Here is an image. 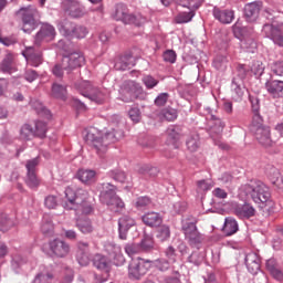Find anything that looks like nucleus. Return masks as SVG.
<instances>
[{
    "label": "nucleus",
    "mask_w": 283,
    "mask_h": 283,
    "mask_svg": "<svg viewBox=\"0 0 283 283\" xmlns=\"http://www.w3.org/2000/svg\"><path fill=\"white\" fill-rule=\"evenodd\" d=\"M93 266L98 271H103L104 273H109L112 270V263H109V259L102 254H95L93 256Z\"/></svg>",
    "instance_id": "obj_30"
},
{
    "label": "nucleus",
    "mask_w": 283,
    "mask_h": 283,
    "mask_svg": "<svg viewBox=\"0 0 283 283\" xmlns=\"http://www.w3.org/2000/svg\"><path fill=\"white\" fill-rule=\"evenodd\" d=\"M262 10V2H250L244 7V18L248 23H254L258 21V17H260V11Z\"/></svg>",
    "instance_id": "obj_21"
},
{
    "label": "nucleus",
    "mask_w": 283,
    "mask_h": 283,
    "mask_svg": "<svg viewBox=\"0 0 283 283\" xmlns=\"http://www.w3.org/2000/svg\"><path fill=\"white\" fill-rule=\"evenodd\" d=\"M136 224V221L128 216H124L119 218L118 220V232H119V239L120 240H127V231L132 229Z\"/></svg>",
    "instance_id": "obj_26"
},
{
    "label": "nucleus",
    "mask_w": 283,
    "mask_h": 283,
    "mask_svg": "<svg viewBox=\"0 0 283 283\" xmlns=\"http://www.w3.org/2000/svg\"><path fill=\"white\" fill-rule=\"evenodd\" d=\"M167 143L172 145L174 149H178V142L180 140V128L176 126H170L167 129Z\"/></svg>",
    "instance_id": "obj_31"
},
{
    "label": "nucleus",
    "mask_w": 283,
    "mask_h": 283,
    "mask_svg": "<svg viewBox=\"0 0 283 283\" xmlns=\"http://www.w3.org/2000/svg\"><path fill=\"white\" fill-rule=\"evenodd\" d=\"M20 138L22 140H32L33 138H36L34 135V127L30 124H24L20 128Z\"/></svg>",
    "instance_id": "obj_37"
},
{
    "label": "nucleus",
    "mask_w": 283,
    "mask_h": 283,
    "mask_svg": "<svg viewBox=\"0 0 283 283\" xmlns=\"http://www.w3.org/2000/svg\"><path fill=\"white\" fill-rule=\"evenodd\" d=\"M172 209L175 213H182L184 211H187V202L177 201L172 205Z\"/></svg>",
    "instance_id": "obj_63"
},
{
    "label": "nucleus",
    "mask_w": 283,
    "mask_h": 283,
    "mask_svg": "<svg viewBox=\"0 0 283 283\" xmlns=\"http://www.w3.org/2000/svg\"><path fill=\"white\" fill-rule=\"evenodd\" d=\"M251 72L254 73V76H262L264 74V64L261 61L253 62Z\"/></svg>",
    "instance_id": "obj_54"
},
{
    "label": "nucleus",
    "mask_w": 283,
    "mask_h": 283,
    "mask_svg": "<svg viewBox=\"0 0 283 283\" xmlns=\"http://www.w3.org/2000/svg\"><path fill=\"white\" fill-rule=\"evenodd\" d=\"M22 54L27 59L29 65H32L33 67H39V65L43 63V54L41 51L35 50L34 46H27Z\"/></svg>",
    "instance_id": "obj_20"
},
{
    "label": "nucleus",
    "mask_w": 283,
    "mask_h": 283,
    "mask_svg": "<svg viewBox=\"0 0 283 283\" xmlns=\"http://www.w3.org/2000/svg\"><path fill=\"white\" fill-rule=\"evenodd\" d=\"M262 34L266 39H271L275 45L283 48V23L274 27L273 24H264L262 29Z\"/></svg>",
    "instance_id": "obj_16"
},
{
    "label": "nucleus",
    "mask_w": 283,
    "mask_h": 283,
    "mask_svg": "<svg viewBox=\"0 0 283 283\" xmlns=\"http://www.w3.org/2000/svg\"><path fill=\"white\" fill-rule=\"evenodd\" d=\"M39 157H35L33 159H29L25 164L27 176L24 182L30 189H36L41 185V179L36 175V167H39Z\"/></svg>",
    "instance_id": "obj_12"
},
{
    "label": "nucleus",
    "mask_w": 283,
    "mask_h": 283,
    "mask_svg": "<svg viewBox=\"0 0 283 283\" xmlns=\"http://www.w3.org/2000/svg\"><path fill=\"white\" fill-rule=\"evenodd\" d=\"M14 224H17V221L14 220V218H10V217H8L6 214H3L1 217L0 229L4 233H6V231H10V229H12V227H14Z\"/></svg>",
    "instance_id": "obj_41"
},
{
    "label": "nucleus",
    "mask_w": 283,
    "mask_h": 283,
    "mask_svg": "<svg viewBox=\"0 0 283 283\" xmlns=\"http://www.w3.org/2000/svg\"><path fill=\"white\" fill-rule=\"evenodd\" d=\"M196 218L191 217L182 220L181 231L187 240L188 244L192 248L198 249L205 241V237L198 231Z\"/></svg>",
    "instance_id": "obj_5"
},
{
    "label": "nucleus",
    "mask_w": 283,
    "mask_h": 283,
    "mask_svg": "<svg viewBox=\"0 0 283 283\" xmlns=\"http://www.w3.org/2000/svg\"><path fill=\"white\" fill-rule=\"evenodd\" d=\"M54 36H56V30L51 24L44 23L40 28L39 32L34 38V45L39 48L43 42L54 41Z\"/></svg>",
    "instance_id": "obj_19"
},
{
    "label": "nucleus",
    "mask_w": 283,
    "mask_h": 283,
    "mask_svg": "<svg viewBox=\"0 0 283 283\" xmlns=\"http://www.w3.org/2000/svg\"><path fill=\"white\" fill-rule=\"evenodd\" d=\"M177 2L182 8L190 10V12L179 13L176 18L177 23H189L195 17L193 11L200 8V3H198V0H177Z\"/></svg>",
    "instance_id": "obj_17"
},
{
    "label": "nucleus",
    "mask_w": 283,
    "mask_h": 283,
    "mask_svg": "<svg viewBox=\"0 0 283 283\" xmlns=\"http://www.w3.org/2000/svg\"><path fill=\"white\" fill-rule=\"evenodd\" d=\"M241 198H251L256 205H266L271 200V191L264 182L252 179L239 188Z\"/></svg>",
    "instance_id": "obj_3"
},
{
    "label": "nucleus",
    "mask_w": 283,
    "mask_h": 283,
    "mask_svg": "<svg viewBox=\"0 0 283 283\" xmlns=\"http://www.w3.org/2000/svg\"><path fill=\"white\" fill-rule=\"evenodd\" d=\"M147 227H160L163 224V217L158 212H148L142 217Z\"/></svg>",
    "instance_id": "obj_33"
},
{
    "label": "nucleus",
    "mask_w": 283,
    "mask_h": 283,
    "mask_svg": "<svg viewBox=\"0 0 283 283\" xmlns=\"http://www.w3.org/2000/svg\"><path fill=\"white\" fill-rule=\"evenodd\" d=\"M48 132V124L45 122H35V125L33 127V133L35 135V138H45V134Z\"/></svg>",
    "instance_id": "obj_40"
},
{
    "label": "nucleus",
    "mask_w": 283,
    "mask_h": 283,
    "mask_svg": "<svg viewBox=\"0 0 283 283\" xmlns=\"http://www.w3.org/2000/svg\"><path fill=\"white\" fill-rule=\"evenodd\" d=\"M142 81L147 90H154V87L158 85V80L154 78L151 75L144 76Z\"/></svg>",
    "instance_id": "obj_55"
},
{
    "label": "nucleus",
    "mask_w": 283,
    "mask_h": 283,
    "mask_svg": "<svg viewBox=\"0 0 283 283\" xmlns=\"http://www.w3.org/2000/svg\"><path fill=\"white\" fill-rule=\"evenodd\" d=\"M115 21H122L125 25H140V21L133 13H129L127 6L118 3L115 6V11L112 14Z\"/></svg>",
    "instance_id": "obj_10"
},
{
    "label": "nucleus",
    "mask_w": 283,
    "mask_h": 283,
    "mask_svg": "<svg viewBox=\"0 0 283 283\" xmlns=\"http://www.w3.org/2000/svg\"><path fill=\"white\" fill-rule=\"evenodd\" d=\"M46 255H49V258H67V255H70V243L61 239L50 241Z\"/></svg>",
    "instance_id": "obj_14"
},
{
    "label": "nucleus",
    "mask_w": 283,
    "mask_h": 283,
    "mask_svg": "<svg viewBox=\"0 0 283 283\" xmlns=\"http://www.w3.org/2000/svg\"><path fill=\"white\" fill-rule=\"evenodd\" d=\"M187 148L189 151H197L198 147H200V137L198 134L191 135L186 142Z\"/></svg>",
    "instance_id": "obj_42"
},
{
    "label": "nucleus",
    "mask_w": 283,
    "mask_h": 283,
    "mask_svg": "<svg viewBox=\"0 0 283 283\" xmlns=\"http://www.w3.org/2000/svg\"><path fill=\"white\" fill-rule=\"evenodd\" d=\"M239 229L238 221L234 218H226L223 226V233H226V235H234V233H238Z\"/></svg>",
    "instance_id": "obj_34"
},
{
    "label": "nucleus",
    "mask_w": 283,
    "mask_h": 283,
    "mask_svg": "<svg viewBox=\"0 0 283 283\" xmlns=\"http://www.w3.org/2000/svg\"><path fill=\"white\" fill-rule=\"evenodd\" d=\"M23 264H28V256H24L23 254H15L12 258L11 265L12 269H21Z\"/></svg>",
    "instance_id": "obj_45"
},
{
    "label": "nucleus",
    "mask_w": 283,
    "mask_h": 283,
    "mask_svg": "<svg viewBox=\"0 0 283 283\" xmlns=\"http://www.w3.org/2000/svg\"><path fill=\"white\" fill-rule=\"evenodd\" d=\"M213 17H214V19L220 21V23H231V21H233V19H234L233 11L220 10L218 8H214Z\"/></svg>",
    "instance_id": "obj_32"
},
{
    "label": "nucleus",
    "mask_w": 283,
    "mask_h": 283,
    "mask_svg": "<svg viewBox=\"0 0 283 283\" xmlns=\"http://www.w3.org/2000/svg\"><path fill=\"white\" fill-rule=\"evenodd\" d=\"M149 266V261H145V259L138 258L133 260L128 266L129 280H140V277L147 274Z\"/></svg>",
    "instance_id": "obj_13"
},
{
    "label": "nucleus",
    "mask_w": 283,
    "mask_h": 283,
    "mask_svg": "<svg viewBox=\"0 0 283 283\" xmlns=\"http://www.w3.org/2000/svg\"><path fill=\"white\" fill-rule=\"evenodd\" d=\"M231 90L234 92L237 98L244 96V88H242V84L235 78L232 80Z\"/></svg>",
    "instance_id": "obj_48"
},
{
    "label": "nucleus",
    "mask_w": 283,
    "mask_h": 283,
    "mask_svg": "<svg viewBox=\"0 0 283 283\" xmlns=\"http://www.w3.org/2000/svg\"><path fill=\"white\" fill-rule=\"evenodd\" d=\"M44 205L48 209H56V197L54 196H48L44 200Z\"/></svg>",
    "instance_id": "obj_64"
},
{
    "label": "nucleus",
    "mask_w": 283,
    "mask_h": 283,
    "mask_svg": "<svg viewBox=\"0 0 283 283\" xmlns=\"http://www.w3.org/2000/svg\"><path fill=\"white\" fill-rule=\"evenodd\" d=\"M76 90L84 96L85 98H90L94 103L102 105L105 103V93L103 91L92 86V84L87 81H83L75 85Z\"/></svg>",
    "instance_id": "obj_8"
},
{
    "label": "nucleus",
    "mask_w": 283,
    "mask_h": 283,
    "mask_svg": "<svg viewBox=\"0 0 283 283\" xmlns=\"http://www.w3.org/2000/svg\"><path fill=\"white\" fill-rule=\"evenodd\" d=\"M227 63L228 61L224 56L216 57V60L213 61L216 70H220L221 72H224V70H227Z\"/></svg>",
    "instance_id": "obj_56"
},
{
    "label": "nucleus",
    "mask_w": 283,
    "mask_h": 283,
    "mask_svg": "<svg viewBox=\"0 0 283 283\" xmlns=\"http://www.w3.org/2000/svg\"><path fill=\"white\" fill-rule=\"evenodd\" d=\"M234 214L241 220H249L255 216V208L251 203L239 205L234 208Z\"/></svg>",
    "instance_id": "obj_28"
},
{
    "label": "nucleus",
    "mask_w": 283,
    "mask_h": 283,
    "mask_svg": "<svg viewBox=\"0 0 283 283\" xmlns=\"http://www.w3.org/2000/svg\"><path fill=\"white\" fill-rule=\"evenodd\" d=\"M208 127L210 129L211 136H213V134L220 136V134L224 132V122H222L220 117L211 114L208 120Z\"/></svg>",
    "instance_id": "obj_29"
},
{
    "label": "nucleus",
    "mask_w": 283,
    "mask_h": 283,
    "mask_svg": "<svg viewBox=\"0 0 283 283\" xmlns=\"http://www.w3.org/2000/svg\"><path fill=\"white\" fill-rule=\"evenodd\" d=\"M32 283H54V274L52 272H40Z\"/></svg>",
    "instance_id": "obj_39"
},
{
    "label": "nucleus",
    "mask_w": 283,
    "mask_h": 283,
    "mask_svg": "<svg viewBox=\"0 0 283 283\" xmlns=\"http://www.w3.org/2000/svg\"><path fill=\"white\" fill-rule=\"evenodd\" d=\"M165 255H166V260H168L172 264H176V262L178 260V254L176 253V248H174L172 245H169L165 250Z\"/></svg>",
    "instance_id": "obj_49"
},
{
    "label": "nucleus",
    "mask_w": 283,
    "mask_h": 283,
    "mask_svg": "<svg viewBox=\"0 0 283 283\" xmlns=\"http://www.w3.org/2000/svg\"><path fill=\"white\" fill-rule=\"evenodd\" d=\"M18 14L21 17L23 32L30 34V32L36 29V19H39V10L36 8H21Z\"/></svg>",
    "instance_id": "obj_7"
},
{
    "label": "nucleus",
    "mask_w": 283,
    "mask_h": 283,
    "mask_svg": "<svg viewBox=\"0 0 283 283\" xmlns=\"http://www.w3.org/2000/svg\"><path fill=\"white\" fill-rule=\"evenodd\" d=\"M245 32H247V28H242L238 25L233 27L234 36H237V39H240L241 41L240 46L242 48V50H245V52L253 53L255 52V50H258V43L252 36H244Z\"/></svg>",
    "instance_id": "obj_15"
},
{
    "label": "nucleus",
    "mask_w": 283,
    "mask_h": 283,
    "mask_svg": "<svg viewBox=\"0 0 283 283\" xmlns=\"http://www.w3.org/2000/svg\"><path fill=\"white\" fill-rule=\"evenodd\" d=\"M262 123H264V119L261 115L252 117L250 129L260 145L263 147H271L273 145V139H271V128L264 126Z\"/></svg>",
    "instance_id": "obj_6"
},
{
    "label": "nucleus",
    "mask_w": 283,
    "mask_h": 283,
    "mask_svg": "<svg viewBox=\"0 0 283 283\" xmlns=\"http://www.w3.org/2000/svg\"><path fill=\"white\" fill-rule=\"evenodd\" d=\"M99 200L115 213L125 209V202L116 195V186L109 182L101 185Z\"/></svg>",
    "instance_id": "obj_4"
},
{
    "label": "nucleus",
    "mask_w": 283,
    "mask_h": 283,
    "mask_svg": "<svg viewBox=\"0 0 283 283\" xmlns=\"http://www.w3.org/2000/svg\"><path fill=\"white\" fill-rule=\"evenodd\" d=\"M64 12L72 17L73 19H81L85 11H83V6L76 0H65L64 1Z\"/></svg>",
    "instance_id": "obj_22"
},
{
    "label": "nucleus",
    "mask_w": 283,
    "mask_h": 283,
    "mask_svg": "<svg viewBox=\"0 0 283 283\" xmlns=\"http://www.w3.org/2000/svg\"><path fill=\"white\" fill-rule=\"evenodd\" d=\"M265 90L272 98H283V81L270 80L265 83Z\"/></svg>",
    "instance_id": "obj_25"
},
{
    "label": "nucleus",
    "mask_w": 283,
    "mask_h": 283,
    "mask_svg": "<svg viewBox=\"0 0 283 283\" xmlns=\"http://www.w3.org/2000/svg\"><path fill=\"white\" fill-rule=\"evenodd\" d=\"M67 94V88L61 84H53L52 86V95L55 98H65Z\"/></svg>",
    "instance_id": "obj_44"
},
{
    "label": "nucleus",
    "mask_w": 283,
    "mask_h": 283,
    "mask_svg": "<svg viewBox=\"0 0 283 283\" xmlns=\"http://www.w3.org/2000/svg\"><path fill=\"white\" fill-rule=\"evenodd\" d=\"M90 193L83 188L74 190L72 187L65 189L66 202L64 203V209L69 211H76V213H83L84 216H90L94 212V207L87 201Z\"/></svg>",
    "instance_id": "obj_2"
},
{
    "label": "nucleus",
    "mask_w": 283,
    "mask_h": 283,
    "mask_svg": "<svg viewBox=\"0 0 283 283\" xmlns=\"http://www.w3.org/2000/svg\"><path fill=\"white\" fill-rule=\"evenodd\" d=\"M188 262L195 264V266H200V264L205 262V256H202V254L199 252H192L188 258Z\"/></svg>",
    "instance_id": "obj_52"
},
{
    "label": "nucleus",
    "mask_w": 283,
    "mask_h": 283,
    "mask_svg": "<svg viewBox=\"0 0 283 283\" xmlns=\"http://www.w3.org/2000/svg\"><path fill=\"white\" fill-rule=\"evenodd\" d=\"M123 138V130L112 129L107 132L104 136L96 128H91L85 135V142L87 145H91L95 148L96 154L99 157L105 156L107 154V147L111 143H116Z\"/></svg>",
    "instance_id": "obj_1"
},
{
    "label": "nucleus",
    "mask_w": 283,
    "mask_h": 283,
    "mask_svg": "<svg viewBox=\"0 0 283 283\" xmlns=\"http://www.w3.org/2000/svg\"><path fill=\"white\" fill-rule=\"evenodd\" d=\"M76 260L81 266L90 264V243L85 241L77 242Z\"/></svg>",
    "instance_id": "obj_23"
},
{
    "label": "nucleus",
    "mask_w": 283,
    "mask_h": 283,
    "mask_svg": "<svg viewBox=\"0 0 283 283\" xmlns=\"http://www.w3.org/2000/svg\"><path fill=\"white\" fill-rule=\"evenodd\" d=\"M170 237H171V230L169 229L168 226H161L157 230V238L158 240H160V242H165V240H169Z\"/></svg>",
    "instance_id": "obj_47"
},
{
    "label": "nucleus",
    "mask_w": 283,
    "mask_h": 283,
    "mask_svg": "<svg viewBox=\"0 0 283 283\" xmlns=\"http://www.w3.org/2000/svg\"><path fill=\"white\" fill-rule=\"evenodd\" d=\"M160 116L164 120H176V118H178V111L175 108H164L160 113Z\"/></svg>",
    "instance_id": "obj_43"
},
{
    "label": "nucleus",
    "mask_w": 283,
    "mask_h": 283,
    "mask_svg": "<svg viewBox=\"0 0 283 283\" xmlns=\"http://www.w3.org/2000/svg\"><path fill=\"white\" fill-rule=\"evenodd\" d=\"M140 251H151V249H154V239H151L150 237H145L140 244Z\"/></svg>",
    "instance_id": "obj_53"
},
{
    "label": "nucleus",
    "mask_w": 283,
    "mask_h": 283,
    "mask_svg": "<svg viewBox=\"0 0 283 283\" xmlns=\"http://www.w3.org/2000/svg\"><path fill=\"white\" fill-rule=\"evenodd\" d=\"M125 252L127 253V255H129V258H132V255H136L142 252L140 244L128 243L125 245Z\"/></svg>",
    "instance_id": "obj_50"
},
{
    "label": "nucleus",
    "mask_w": 283,
    "mask_h": 283,
    "mask_svg": "<svg viewBox=\"0 0 283 283\" xmlns=\"http://www.w3.org/2000/svg\"><path fill=\"white\" fill-rule=\"evenodd\" d=\"M176 52L174 50H167L163 54V59L166 63H176Z\"/></svg>",
    "instance_id": "obj_62"
},
{
    "label": "nucleus",
    "mask_w": 283,
    "mask_h": 283,
    "mask_svg": "<svg viewBox=\"0 0 283 283\" xmlns=\"http://www.w3.org/2000/svg\"><path fill=\"white\" fill-rule=\"evenodd\" d=\"M167 101H169V94L160 93L155 99V105H157V107H163L167 105Z\"/></svg>",
    "instance_id": "obj_58"
},
{
    "label": "nucleus",
    "mask_w": 283,
    "mask_h": 283,
    "mask_svg": "<svg viewBox=\"0 0 283 283\" xmlns=\"http://www.w3.org/2000/svg\"><path fill=\"white\" fill-rule=\"evenodd\" d=\"M1 70L2 72L9 73L14 71V55H12V53H9L4 56L1 63Z\"/></svg>",
    "instance_id": "obj_38"
},
{
    "label": "nucleus",
    "mask_w": 283,
    "mask_h": 283,
    "mask_svg": "<svg viewBox=\"0 0 283 283\" xmlns=\"http://www.w3.org/2000/svg\"><path fill=\"white\" fill-rule=\"evenodd\" d=\"M247 74H249V69L244 64H239L237 66V76L240 78V81H244L247 78Z\"/></svg>",
    "instance_id": "obj_61"
},
{
    "label": "nucleus",
    "mask_w": 283,
    "mask_h": 283,
    "mask_svg": "<svg viewBox=\"0 0 283 283\" xmlns=\"http://www.w3.org/2000/svg\"><path fill=\"white\" fill-rule=\"evenodd\" d=\"M247 269L252 275H258L260 272V256L255 252H250L245 256Z\"/></svg>",
    "instance_id": "obj_27"
},
{
    "label": "nucleus",
    "mask_w": 283,
    "mask_h": 283,
    "mask_svg": "<svg viewBox=\"0 0 283 283\" xmlns=\"http://www.w3.org/2000/svg\"><path fill=\"white\" fill-rule=\"evenodd\" d=\"M149 205H151V199H149V197H138L135 201V207L139 211L146 209Z\"/></svg>",
    "instance_id": "obj_51"
},
{
    "label": "nucleus",
    "mask_w": 283,
    "mask_h": 283,
    "mask_svg": "<svg viewBox=\"0 0 283 283\" xmlns=\"http://www.w3.org/2000/svg\"><path fill=\"white\" fill-rule=\"evenodd\" d=\"M174 264L172 262H169L167 259H158L156 261V266L159 269V271H168V269Z\"/></svg>",
    "instance_id": "obj_59"
},
{
    "label": "nucleus",
    "mask_w": 283,
    "mask_h": 283,
    "mask_svg": "<svg viewBox=\"0 0 283 283\" xmlns=\"http://www.w3.org/2000/svg\"><path fill=\"white\" fill-rule=\"evenodd\" d=\"M61 30H63L66 36H75V39H85V36H87V28L75 25L67 20H64L61 23Z\"/></svg>",
    "instance_id": "obj_18"
},
{
    "label": "nucleus",
    "mask_w": 283,
    "mask_h": 283,
    "mask_svg": "<svg viewBox=\"0 0 283 283\" xmlns=\"http://www.w3.org/2000/svg\"><path fill=\"white\" fill-rule=\"evenodd\" d=\"M77 178L81 182H84V185H92V182L96 180V171L81 169L77 171Z\"/></svg>",
    "instance_id": "obj_36"
},
{
    "label": "nucleus",
    "mask_w": 283,
    "mask_h": 283,
    "mask_svg": "<svg viewBox=\"0 0 283 283\" xmlns=\"http://www.w3.org/2000/svg\"><path fill=\"white\" fill-rule=\"evenodd\" d=\"M83 65H85V55L81 52L70 53L62 59V67L67 74H71L78 67H83Z\"/></svg>",
    "instance_id": "obj_11"
},
{
    "label": "nucleus",
    "mask_w": 283,
    "mask_h": 283,
    "mask_svg": "<svg viewBox=\"0 0 283 283\" xmlns=\"http://www.w3.org/2000/svg\"><path fill=\"white\" fill-rule=\"evenodd\" d=\"M134 65H136V56L134 55V51H128L118 59L115 63V69L125 71L130 70Z\"/></svg>",
    "instance_id": "obj_24"
},
{
    "label": "nucleus",
    "mask_w": 283,
    "mask_h": 283,
    "mask_svg": "<svg viewBox=\"0 0 283 283\" xmlns=\"http://www.w3.org/2000/svg\"><path fill=\"white\" fill-rule=\"evenodd\" d=\"M119 94L124 103H132L143 94V86L134 81H125L119 88Z\"/></svg>",
    "instance_id": "obj_9"
},
{
    "label": "nucleus",
    "mask_w": 283,
    "mask_h": 283,
    "mask_svg": "<svg viewBox=\"0 0 283 283\" xmlns=\"http://www.w3.org/2000/svg\"><path fill=\"white\" fill-rule=\"evenodd\" d=\"M76 227L81 233L87 234L93 233L94 226L92 224V220L88 218H80L76 220Z\"/></svg>",
    "instance_id": "obj_35"
},
{
    "label": "nucleus",
    "mask_w": 283,
    "mask_h": 283,
    "mask_svg": "<svg viewBox=\"0 0 283 283\" xmlns=\"http://www.w3.org/2000/svg\"><path fill=\"white\" fill-rule=\"evenodd\" d=\"M129 118L133 123H140V109L138 107H133L128 112Z\"/></svg>",
    "instance_id": "obj_60"
},
{
    "label": "nucleus",
    "mask_w": 283,
    "mask_h": 283,
    "mask_svg": "<svg viewBox=\"0 0 283 283\" xmlns=\"http://www.w3.org/2000/svg\"><path fill=\"white\" fill-rule=\"evenodd\" d=\"M109 178H113L116 182H127V175L123 170H111L108 172Z\"/></svg>",
    "instance_id": "obj_46"
},
{
    "label": "nucleus",
    "mask_w": 283,
    "mask_h": 283,
    "mask_svg": "<svg viewBox=\"0 0 283 283\" xmlns=\"http://www.w3.org/2000/svg\"><path fill=\"white\" fill-rule=\"evenodd\" d=\"M41 231L44 235H52V233H54V224L52 223V221L43 222Z\"/></svg>",
    "instance_id": "obj_57"
}]
</instances>
